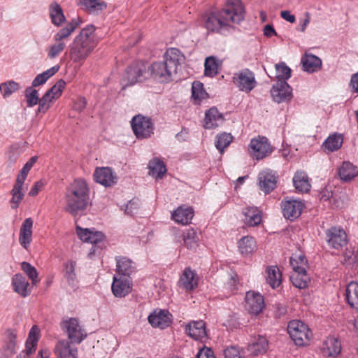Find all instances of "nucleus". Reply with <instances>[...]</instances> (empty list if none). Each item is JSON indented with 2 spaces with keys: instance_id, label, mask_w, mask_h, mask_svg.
<instances>
[{
  "instance_id": "obj_48",
  "label": "nucleus",
  "mask_w": 358,
  "mask_h": 358,
  "mask_svg": "<svg viewBox=\"0 0 358 358\" xmlns=\"http://www.w3.org/2000/svg\"><path fill=\"white\" fill-rule=\"evenodd\" d=\"M233 140V136L229 133H222L216 136L215 145L219 152L222 154L224 149L228 147Z\"/></svg>"
},
{
  "instance_id": "obj_38",
  "label": "nucleus",
  "mask_w": 358,
  "mask_h": 358,
  "mask_svg": "<svg viewBox=\"0 0 358 358\" xmlns=\"http://www.w3.org/2000/svg\"><path fill=\"white\" fill-rule=\"evenodd\" d=\"M49 15L51 22L57 27H59L66 21V17L60 5L54 1L49 6Z\"/></svg>"
},
{
  "instance_id": "obj_9",
  "label": "nucleus",
  "mask_w": 358,
  "mask_h": 358,
  "mask_svg": "<svg viewBox=\"0 0 358 358\" xmlns=\"http://www.w3.org/2000/svg\"><path fill=\"white\" fill-rule=\"evenodd\" d=\"M233 83L241 92L249 93L257 85L255 73L248 69H244L234 73Z\"/></svg>"
},
{
  "instance_id": "obj_60",
  "label": "nucleus",
  "mask_w": 358,
  "mask_h": 358,
  "mask_svg": "<svg viewBox=\"0 0 358 358\" xmlns=\"http://www.w3.org/2000/svg\"><path fill=\"white\" fill-rule=\"evenodd\" d=\"M66 83L64 80H59L46 93H48L54 99H58L61 95L62 90L65 87Z\"/></svg>"
},
{
  "instance_id": "obj_2",
  "label": "nucleus",
  "mask_w": 358,
  "mask_h": 358,
  "mask_svg": "<svg viewBox=\"0 0 358 358\" xmlns=\"http://www.w3.org/2000/svg\"><path fill=\"white\" fill-rule=\"evenodd\" d=\"M95 27L92 24L84 27L69 45L71 60L83 65L97 45L94 36Z\"/></svg>"
},
{
  "instance_id": "obj_39",
  "label": "nucleus",
  "mask_w": 358,
  "mask_h": 358,
  "mask_svg": "<svg viewBox=\"0 0 358 358\" xmlns=\"http://www.w3.org/2000/svg\"><path fill=\"white\" fill-rule=\"evenodd\" d=\"M268 346L267 339L264 336H259L248 345V350L252 355H258L266 352Z\"/></svg>"
},
{
  "instance_id": "obj_16",
  "label": "nucleus",
  "mask_w": 358,
  "mask_h": 358,
  "mask_svg": "<svg viewBox=\"0 0 358 358\" xmlns=\"http://www.w3.org/2000/svg\"><path fill=\"white\" fill-rule=\"evenodd\" d=\"M150 69L151 76L158 82L169 83L172 80L174 73L164 62H154Z\"/></svg>"
},
{
  "instance_id": "obj_45",
  "label": "nucleus",
  "mask_w": 358,
  "mask_h": 358,
  "mask_svg": "<svg viewBox=\"0 0 358 358\" xmlns=\"http://www.w3.org/2000/svg\"><path fill=\"white\" fill-rule=\"evenodd\" d=\"M150 174L156 178H162L166 172V168L164 162L158 159L154 158L148 164Z\"/></svg>"
},
{
  "instance_id": "obj_19",
  "label": "nucleus",
  "mask_w": 358,
  "mask_h": 358,
  "mask_svg": "<svg viewBox=\"0 0 358 358\" xmlns=\"http://www.w3.org/2000/svg\"><path fill=\"white\" fill-rule=\"evenodd\" d=\"M271 96L274 101L282 103L292 98V88L285 80L278 81L271 90Z\"/></svg>"
},
{
  "instance_id": "obj_53",
  "label": "nucleus",
  "mask_w": 358,
  "mask_h": 358,
  "mask_svg": "<svg viewBox=\"0 0 358 358\" xmlns=\"http://www.w3.org/2000/svg\"><path fill=\"white\" fill-rule=\"evenodd\" d=\"M182 236L184 243L187 246L196 244L199 241V234L192 227L185 229Z\"/></svg>"
},
{
  "instance_id": "obj_63",
  "label": "nucleus",
  "mask_w": 358,
  "mask_h": 358,
  "mask_svg": "<svg viewBox=\"0 0 358 358\" xmlns=\"http://www.w3.org/2000/svg\"><path fill=\"white\" fill-rule=\"evenodd\" d=\"M87 106V100L85 97H78L76 99L73 105L74 110L78 112H82Z\"/></svg>"
},
{
  "instance_id": "obj_14",
  "label": "nucleus",
  "mask_w": 358,
  "mask_h": 358,
  "mask_svg": "<svg viewBox=\"0 0 358 358\" xmlns=\"http://www.w3.org/2000/svg\"><path fill=\"white\" fill-rule=\"evenodd\" d=\"M277 182L276 174L271 170H263L258 175L259 188L266 194H269L276 187Z\"/></svg>"
},
{
  "instance_id": "obj_36",
  "label": "nucleus",
  "mask_w": 358,
  "mask_h": 358,
  "mask_svg": "<svg viewBox=\"0 0 358 358\" xmlns=\"http://www.w3.org/2000/svg\"><path fill=\"white\" fill-rule=\"evenodd\" d=\"M338 174L341 180L350 181L358 175V167L350 162H343L338 168Z\"/></svg>"
},
{
  "instance_id": "obj_64",
  "label": "nucleus",
  "mask_w": 358,
  "mask_h": 358,
  "mask_svg": "<svg viewBox=\"0 0 358 358\" xmlns=\"http://www.w3.org/2000/svg\"><path fill=\"white\" fill-rule=\"evenodd\" d=\"M197 358H215V357L210 348L203 347L199 351Z\"/></svg>"
},
{
  "instance_id": "obj_6",
  "label": "nucleus",
  "mask_w": 358,
  "mask_h": 358,
  "mask_svg": "<svg viewBox=\"0 0 358 358\" xmlns=\"http://www.w3.org/2000/svg\"><path fill=\"white\" fill-rule=\"evenodd\" d=\"M287 331L291 338L296 345L303 346L308 345L312 335L308 326L300 320H292L289 322Z\"/></svg>"
},
{
  "instance_id": "obj_41",
  "label": "nucleus",
  "mask_w": 358,
  "mask_h": 358,
  "mask_svg": "<svg viewBox=\"0 0 358 358\" xmlns=\"http://www.w3.org/2000/svg\"><path fill=\"white\" fill-rule=\"evenodd\" d=\"M16 337L17 334L13 329H8L6 331V340L4 345V356L10 357L16 352Z\"/></svg>"
},
{
  "instance_id": "obj_26",
  "label": "nucleus",
  "mask_w": 358,
  "mask_h": 358,
  "mask_svg": "<svg viewBox=\"0 0 358 358\" xmlns=\"http://www.w3.org/2000/svg\"><path fill=\"white\" fill-rule=\"evenodd\" d=\"M178 282L180 286L187 291L194 289L198 286L197 274L191 268H185Z\"/></svg>"
},
{
  "instance_id": "obj_7",
  "label": "nucleus",
  "mask_w": 358,
  "mask_h": 358,
  "mask_svg": "<svg viewBox=\"0 0 358 358\" xmlns=\"http://www.w3.org/2000/svg\"><path fill=\"white\" fill-rule=\"evenodd\" d=\"M148 76L149 73L146 64L141 61L135 62L126 69L124 77V82H127L125 86L133 85L142 82Z\"/></svg>"
},
{
  "instance_id": "obj_58",
  "label": "nucleus",
  "mask_w": 358,
  "mask_h": 358,
  "mask_svg": "<svg viewBox=\"0 0 358 358\" xmlns=\"http://www.w3.org/2000/svg\"><path fill=\"white\" fill-rule=\"evenodd\" d=\"M55 99L50 96L48 93H45L44 95L40 99L38 103V107L36 110V114L45 113L51 107L52 102Z\"/></svg>"
},
{
  "instance_id": "obj_12",
  "label": "nucleus",
  "mask_w": 358,
  "mask_h": 358,
  "mask_svg": "<svg viewBox=\"0 0 358 358\" xmlns=\"http://www.w3.org/2000/svg\"><path fill=\"white\" fill-rule=\"evenodd\" d=\"M280 206L284 217L293 221L301 215L304 203L297 199H283Z\"/></svg>"
},
{
  "instance_id": "obj_30",
  "label": "nucleus",
  "mask_w": 358,
  "mask_h": 358,
  "mask_svg": "<svg viewBox=\"0 0 358 358\" xmlns=\"http://www.w3.org/2000/svg\"><path fill=\"white\" fill-rule=\"evenodd\" d=\"M243 221L249 227H255L262 222V211L256 206H247L243 209Z\"/></svg>"
},
{
  "instance_id": "obj_27",
  "label": "nucleus",
  "mask_w": 358,
  "mask_h": 358,
  "mask_svg": "<svg viewBox=\"0 0 358 358\" xmlns=\"http://www.w3.org/2000/svg\"><path fill=\"white\" fill-rule=\"evenodd\" d=\"M115 259L117 263V273L115 275L130 277L132 273L136 272V264L130 259L125 257H117Z\"/></svg>"
},
{
  "instance_id": "obj_54",
  "label": "nucleus",
  "mask_w": 358,
  "mask_h": 358,
  "mask_svg": "<svg viewBox=\"0 0 358 358\" xmlns=\"http://www.w3.org/2000/svg\"><path fill=\"white\" fill-rule=\"evenodd\" d=\"M358 262V252L355 248H346L343 253V263L349 266H354Z\"/></svg>"
},
{
  "instance_id": "obj_20",
  "label": "nucleus",
  "mask_w": 358,
  "mask_h": 358,
  "mask_svg": "<svg viewBox=\"0 0 358 358\" xmlns=\"http://www.w3.org/2000/svg\"><path fill=\"white\" fill-rule=\"evenodd\" d=\"M341 343L334 336L328 337L320 347L322 355L326 357H337L341 352Z\"/></svg>"
},
{
  "instance_id": "obj_34",
  "label": "nucleus",
  "mask_w": 358,
  "mask_h": 358,
  "mask_svg": "<svg viewBox=\"0 0 358 358\" xmlns=\"http://www.w3.org/2000/svg\"><path fill=\"white\" fill-rule=\"evenodd\" d=\"M76 262L70 259L64 264V278L68 285L73 289L78 287V280L76 273Z\"/></svg>"
},
{
  "instance_id": "obj_51",
  "label": "nucleus",
  "mask_w": 358,
  "mask_h": 358,
  "mask_svg": "<svg viewBox=\"0 0 358 358\" xmlns=\"http://www.w3.org/2000/svg\"><path fill=\"white\" fill-rule=\"evenodd\" d=\"M20 89V85L13 80L0 84V92L4 98L10 96L13 93Z\"/></svg>"
},
{
  "instance_id": "obj_25",
  "label": "nucleus",
  "mask_w": 358,
  "mask_h": 358,
  "mask_svg": "<svg viewBox=\"0 0 358 358\" xmlns=\"http://www.w3.org/2000/svg\"><path fill=\"white\" fill-rule=\"evenodd\" d=\"M186 333L194 340L203 341L207 338L206 324L203 321H193L185 327Z\"/></svg>"
},
{
  "instance_id": "obj_29",
  "label": "nucleus",
  "mask_w": 358,
  "mask_h": 358,
  "mask_svg": "<svg viewBox=\"0 0 358 358\" xmlns=\"http://www.w3.org/2000/svg\"><path fill=\"white\" fill-rule=\"evenodd\" d=\"M78 5L93 15H99L107 8V3L102 0H78Z\"/></svg>"
},
{
  "instance_id": "obj_52",
  "label": "nucleus",
  "mask_w": 358,
  "mask_h": 358,
  "mask_svg": "<svg viewBox=\"0 0 358 358\" xmlns=\"http://www.w3.org/2000/svg\"><path fill=\"white\" fill-rule=\"evenodd\" d=\"M55 42V43L50 45L46 50L47 56L50 59L57 57L64 50L66 46L64 41Z\"/></svg>"
},
{
  "instance_id": "obj_28",
  "label": "nucleus",
  "mask_w": 358,
  "mask_h": 358,
  "mask_svg": "<svg viewBox=\"0 0 358 358\" xmlns=\"http://www.w3.org/2000/svg\"><path fill=\"white\" fill-rule=\"evenodd\" d=\"M224 116L215 107H212L205 113L203 127L207 129L216 128L222 124Z\"/></svg>"
},
{
  "instance_id": "obj_49",
  "label": "nucleus",
  "mask_w": 358,
  "mask_h": 358,
  "mask_svg": "<svg viewBox=\"0 0 358 358\" xmlns=\"http://www.w3.org/2000/svg\"><path fill=\"white\" fill-rule=\"evenodd\" d=\"M300 64L303 71L309 73H313V53L312 49H308L302 55Z\"/></svg>"
},
{
  "instance_id": "obj_42",
  "label": "nucleus",
  "mask_w": 358,
  "mask_h": 358,
  "mask_svg": "<svg viewBox=\"0 0 358 358\" xmlns=\"http://www.w3.org/2000/svg\"><path fill=\"white\" fill-rule=\"evenodd\" d=\"M345 299L350 307L358 309V283L350 282L346 287Z\"/></svg>"
},
{
  "instance_id": "obj_33",
  "label": "nucleus",
  "mask_w": 358,
  "mask_h": 358,
  "mask_svg": "<svg viewBox=\"0 0 358 358\" xmlns=\"http://www.w3.org/2000/svg\"><path fill=\"white\" fill-rule=\"evenodd\" d=\"M343 143V136L341 134H330L323 142L322 148L324 152L329 153L338 150Z\"/></svg>"
},
{
  "instance_id": "obj_43",
  "label": "nucleus",
  "mask_w": 358,
  "mask_h": 358,
  "mask_svg": "<svg viewBox=\"0 0 358 358\" xmlns=\"http://www.w3.org/2000/svg\"><path fill=\"white\" fill-rule=\"evenodd\" d=\"M294 186L296 190L301 192H306L310 189L308 176L303 171H297L293 178Z\"/></svg>"
},
{
  "instance_id": "obj_22",
  "label": "nucleus",
  "mask_w": 358,
  "mask_h": 358,
  "mask_svg": "<svg viewBox=\"0 0 358 358\" xmlns=\"http://www.w3.org/2000/svg\"><path fill=\"white\" fill-rule=\"evenodd\" d=\"M164 62L175 74L177 73L178 66L183 62L184 56L179 49L172 48L166 51L164 55Z\"/></svg>"
},
{
  "instance_id": "obj_37",
  "label": "nucleus",
  "mask_w": 358,
  "mask_h": 358,
  "mask_svg": "<svg viewBox=\"0 0 358 358\" xmlns=\"http://www.w3.org/2000/svg\"><path fill=\"white\" fill-rule=\"evenodd\" d=\"M24 183L15 181L10 190L11 199L10 200V208L15 210L19 208L24 199L25 190L23 188Z\"/></svg>"
},
{
  "instance_id": "obj_13",
  "label": "nucleus",
  "mask_w": 358,
  "mask_h": 358,
  "mask_svg": "<svg viewBox=\"0 0 358 358\" xmlns=\"http://www.w3.org/2000/svg\"><path fill=\"white\" fill-rule=\"evenodd\" d=\"M76 232L82 241L89 244L96 245L106 239V236L102 231H97L94 228H82L77 226Z\"/></svg>"
},
{
  "instance_id": "obj_3",
  "label": "nucleus",
  "mask_w": 358,
  "mask_h": 358,
  "mask_svg": "<svg viewBox=\"0 0 358 358\" xmlns=\"http://www.w3.org/2000/svg\"><path fill=\"white\" fill-rule=\"evenodd\" d=\"M65 198L67 212L73 216L83 213L90 203V189L86 181L76 179L67 188Z\"/></svg>"
},
{
  "instance_id": "obj_62",
  "label": "nucleus",
  "mask_w": 358,
  "mask_h": 358,
  "mask_svg": "<svg viewBox=\"0 0 358 358\" xmlns=\"http://www.w3.org/2000/svg\"><path fill=\"white\" fill-rule=\"evenodd\" d=\"M225 358H241L240 350L237 347L230 346L224 350Z\"/></svg>"
},
{
  "instance_id": "obj_21",
  "label": "nucleus",
  "mask_w": 358,
  "mask_h": 358,
  "mask_svg": "<svg viewBox=\"0 0 358 358\" xmlns=\"http://www.w3.org/2000/svg\"><path fill=\"white\" fill-rule=\"evenodd\" d=\"M148 322L153 327L165 329L172 322V315L168 310H157L148 316Z\"/></svg>"
},
{
  "instance_id": "obj_55",
  "label": "nucleus",
  "mask_w": 358,
  "mask_h": 358,
  "mask_svg": "<svg viewBox=\"0 0 358 358\" xmlns=\"http://www.w3.org/2000/svg\"><path fill=\"white\" fill-rule=\"evenodd\" d=\"M205 76L213 77L218 73V64L216 59L213 57H209L205 61Z\"/></svg>"
},
{
  "instance_id": "obj_10",
  "label": "nucleus",
  "mask_w": 358,
  "mask_h": 358,
  "mask_svg": "<svg viewBox=\"0 0 358 358\" xmlns=\"http://www.w3.org/2000/svg\"><path fill=\"white\" fill-rule=\"evenodd\" d=\"M249 152L253 158L259 160L270 155L272 148L266 137L259 136L250 141Z\"/></svg>"
},
{
  "instance_id": "obj_15",
  "label": "nucleus",
  "mask_w": 358,
  "mask_h": 358,
  "mask_svg": "<svg viewBox=\"0 0 358 358\" xmlns=\"http://www.w3.org/2000/svg\"><path fill=\"white\" fill-rule=\"evenodd\" d=\"M94 178L96 182L107 187L117 183V178L113 169L109 167H98L94 173Z\"/></svg>"
},
{
  "instance_id": "obj_31",
  "label": "nucleus",
  "mask_w": 358,
  "mask_h": 358,
  "mask_svg": "<svg viewBox=\"0 0 358 358\" xmlns=\"http://www.w3.org/2000/svg\"><path fill=\"white\" fill-rule=\"evenodd\" d=\"M57 358H78L76 348L71 347L69 342L66 341H59L54 349Z\"/></svg>"
},
{
  "instance_id": "obj_18",
  "label": "nucleus",
  "mask_w": 358,
  "mask_h": 358,
  "mask_svg": "<svg viewBox=\"0 0 358 358\" xmlns=\"http://www.w3.org/2000/svg\"><path fill=\"white\" fill-rule=\"evenodd\" d=\"M327 241L330 246H346L348 238L345 231L337 227H332L326 232Z\"/></svg>"
},
{
  "instance_id": "obj_40",
  "label": "nucleus",
  "mask_w": 358,
  "mask_h": 358,
  "mask_svg": "<svg viewBox=\"0 0 358 358\" xmlns=\"http://www.w3.org/2000/svg\"><path fill=\"white\" fill-rule=\"evenodd\" d=\"M33 220L27 218L20 227L19 241L22 245L26 246L31 243L32 236Z\"/></svg>"
},
{
  "instance_id": "obj_8",
  "label": "nucleus",
  "mask_w": 358,
  "mask_h": 358,
  "mask_svg": "<svg viewBox=\"0 0 358 358\" xmlns=\"http://www.w3.org/2000/svg\"><path fill=\"white\" fill-rule=\"evenodd\" d=\"M61 328L67 334L72 343H80L87 336L78 320L74 317L63 320L61 322Z\"/></svg>"
},
{
  "instance_id": "obj_44",
  "label": "nucleus",
  "mask_w": 358,
  "mask_h": 358,
  "mask_svg": "<svg viewBox=\"0 0 358 358\" xmlns=\"http://www.w3.org/2000/svg\"><path fill=\"white\" fill-rule=\"evenodd\" d=\"M60 66L55 65L46 71L38 74L31 83L32 87H36L45 84L47 80L58 72Z\"/></svg>"
},
{
  "instance_id": "obj_23",
  "label": "nucleus",
  "mask_w": 358,
  "mask_h": 358,
  "mask_svg": "<svg viewBox=\"0 0 358 358\" xmlns=\"http://www.w3.org/2000/svg\"><path fill=\"white\" fill-rule=\"evenodd\" d=\"M11 285L13 291L23 298L28 296L31 292L28 280L22 273H16L12 277Z\"/></svg>"
},
{
  "instance_id": "obj_1",
  "label": "nucleus",
  "mask_w": 358,
  "mask_h": 358,
  "mask_svg": "<svg viewBox=\"0 0 358 358\" xmlns=\"http://www.w3.org/2000/svg\"><path fill=\"white\" fill-rule=\"evenodd\" d=\"M245 10L241 0H227L224 7L210 12L204 20L205 27L213 33L227 36L243 19Z\"/></svg>"
},
{
  "instance_id": "obj_17",
  "label": "nucleus",
  "mask_w": 358,
  "mask_h": 358,
  "mask_svg": "<svg viewBox=\"0 0 358 358\" xmlns=\"http://www.w3.org/2000/svg\"><path fill=\"white\" fill-rule=\"evenodd\" d=\"M245 301L247 310L253 315L259 314L265 306L263 296L253 291H249L246 293Z\"/></svg>"
},
{
  "instance_id": "obj_57",
  "label": "nucleus",
  "mask_w": 358,
  "mask_h": 358,
  "mask_svg": "<svg viewBox=\"0 0 358 358\" xmlns=\"http://www.w3.org/2000/svg\"><path fill=\"white\" fill-rule=\"evenodd\" d=\"M21 269L27 275L33 285L38 282V272L34 266L28 262H23L21 264Z\"/></svg>"
},
{
  "instance_id": "obj_35",
  "label": "nucleus",
  "mask_w": 358,
  "mask_h": 358,
  "mask_svg": "<svg viewBox=\"0 0 358 358\" xmlns=\"http://www.w3.org/2000/svg\"><path fill=\"white\" fill-rule=\"evenodd\" d=\"M39 337V329L36 325H34L29 330L28 338L25 343V349L22 352L27 356L34 354L36 350Z\"/></svg>"
},
{
  "instance_id": "obj_4",
  "label": "nucleus",
  "mask_w": 358,
  "mask_h": 358,
  "mask_svg": "<svg viewBox=\"0 0 358 358\" xmlns=\"http://www.w3.org/2000/svg\"><path fill=\"white\" fill-rule=\"evenodd\" d=\"M289 262L293 270L290 275L293 285L299 289L307 287L310 282V278L306 272L308 262L305 255L295 254L290 257Z\"/></svg>"
},
{
  "instance_id": "obj_50",
  "label": "nucleus",
  "mask_w": 358,
  "mask_h": 358,
  "mask_svg": "<svg viewBox=\"0 0 358 358\" xmlns=\"http://www.w3.org/2000/svg\"><path fill=\"white\" fill-rule=\"evenodd\" d=\"M278 81L287 80L291 77L292 70L284 62L275 65Z\"/></svg>"
},
{
  "instance_id": "obj_5",
  "label": "nucleus",
  "mask_w": 358,
  "mask_h": 358,
  "mask_svg": "<svg viewBox=\"0 0 358 358\" xmlns=\"http://www.w3.org/2000/svg\"><path fill=\"white\" fill-rule=\"evenodd\" d=\"M132 131L138 139L150 138L155 130V124L152 119L143 115H136L131 120Z\"/></svg>"
},
{
  "instance_id": "obj_47",
  "label": "nucleus",
  "mask_w": 358,
  "mask_h": 358,
  "mask_svg": "<svg viewBox=\"0 0 358 358\" xmlns=\"http://www.w3.org/2000/svg\"><path fill=\"white\" fill-rule=\"evenodd\" d=\"M319 196L321 200L324 201H329L333 208H341L343 206V202L338 201L336 198L333 196L331 187H325L322 189L320 192Z\"/></svg>"
},
{
  "instance_id": "obj_46",
  "label": "nucleus",
  "mask_w": 358,
  "mask_h": 358,
  "mask_svg": "<svg viewBox=\"0 0 358 358\" xmlns=\"http://www.w3.org/2000/svg\"><path fill=\"white\" fill-rule=\"evenodd\" d=\"M192 98L195 104H199L201 101L208 98V94L204 90L203 84L199 81H194L192 85Z\"/></svg>"
},
{
  "instance_id": "obj_24",
  "label": "nucleus",
  "mask_w": 358,
  "mask_h": 358,
  "mask_svg": "<svg viewBox=\"0 0 358 358\" xmlns=\"http://www.w3.org/2000/svg\"><path fill=\"white\" fill-rule=\"evenodd\" d=\"M194 211L192 207L180 206L171 213V220L178 224L187 225L191 223Z\"/></svg>"
},
{
  "instance_id": "obj_56",
  "label": "nucleus",
  "mask_w": 358,
  "mask_h": 358,
  "mask_svg": "<svg viewBox=\"0 0 358 358\" xmlns=\"http://www.w3.org/2000/svg\"><path fill=\"white\" fill-rule=\"evenodd\" d=\"M24 96L26 98L27 106L29 108L34 107L39 102L38 92L32 87H28L26 88Z\"/></svg>"
},
{
  "instance_id": "obj_59",
  "label": "nucleus",
  "mask_w": 358,
  "mask_h": 358,
  "mask_svg": "<svg viewBox=\"0 0 358 358\" xmlns=\"http://www.w3.org/2000/svg\"><path fill=\"white\" fill-rule=\"evenodd\" d=\"M75 31V27L66 25L55 34L53 39L55 41H64L68 38Z\"/></svg>"
},
{
  "instance_id": "obj_61",
  "label": "nucleus",
  "mask_w": 358,
  "mask_h": 358,
  "mask_svg": "<svg viewBox=\"0 0 358 358\" xmlns=\"http://www.w3.org/2000/svg\"><path fill=\"white\" fill-rule=\"evenodd\" d=\"M139 208L138 203L135 199H131L127 202V203L124 206V213L129 215H134L137 213L138 209Z\"/></svg>"
},
{
  "instance_id": "obj_32",
  "label": "nucleus",
  "mask_w": 358,
  "mask_h": 358,
  "mask_svg": "<svg viewBox=\"0 0 358 358\" xmlns=\"http://www.w3.org/2000/svg\"><path fill=\"white\" fill-rule=\"evenodd\" d=\"M264 277L269 286L275 289L282 283V273L277 266H268L265 269Z\"/></svg>"
},
{
  "instance_id": "obj_11",
  "label": "nucleus",
  "mask_w": 358,
  "mask_h": 358,
  "mask_svg": "<svg viewBox=\"0 0 358 358\" xmlns=\"http://www.w3.org/2000/svg\"><path fill=\"white\" fill-rule=\"evenodd\" d=\"M132 288L133 283L130 277L117 275L113 276L111 290L115 297H125L131 292Z\"/></svg>"
}]
</instances>
